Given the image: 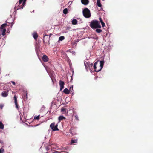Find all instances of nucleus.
<instances>
[{
    "instance_id": "nucleus-39",
    "label": "nucleus",
    "mask_w": 153,
    "mask_h": 153,
    "mask_svg": "<svg viewBox=\"0 0 153 153\" xmlns=\"http://www.w3.org/2000/svg\"><path fill=\"white\" fill-rule=\"evenodd\" d=\"M46 153H48L47 152H46Z\"/></svg>"
},
{
    "instance_id": "nucleus-8",
    "label": "nucleus",
    "mask_w": 153,
    "mask_h": 153,
    "mask_svg": "<svg viewBox=\"0 0 153 153\" xmlns=\"http://www.w3.org/2000/svg\"><path fill=\"white\" fill-rule=\"evenodd\" d=\"M64 82L60 80L59 81V84L60 86V90L61 91L64 88Z\"/></svg>"
},
{
    "instance_id": "nucleus-38",
    "label": "nucleus",
    "mask_w": 153,
    "mask_h": 153,
    "mask_svg": "<svg viewBox=\"0 0 153 153\" xmlns=\"http://www.w3.org/2000/svg\"><path fill=\"white\" fill-rule=\"evenodd\" d=\"M65 153H68V152H65Z\"/></svg>"
},
{
    "instance_id": "nucleus-24",
    "label": "nucleus",
    "mask_w": 153,
    "mask_h": 153,
    "mask_svg": "<svg viewBox=\"0 0 153 153\" xmlns=\"http://www.w3.org/2000/svg\"><path fill=\"white\" fill-rule=\"evenodd\" d=\"M63 13L65 14H66L68 12V10L67 8L64 9L63 11Z\"/></svg>"
},
{
    "instance_id": "nucleus-6",
    "label": "nucleus",
    "mask_w": 153,
    "mask_h": 153,
    "mask_svg": "<svg viewBox=\"0 0 153 153\" xmlns=\"http://www.w3.org/2000/svg\"><path fill=\"white\" fill-rule=\"evenodd\" d=\"M69 131L72 135H75L77 134L76 128L75 127H72Z\"/></svg>"
},
{
    "instance_id": "nucleus-33",
    "label": "nucleus",
    "mask_w": 153,
    "mask_h": 153,
    "mask_svg": "<svg viewBox=\"0 0 153 153\" xmlns=\"http://www.w3.org/2000/svg\"><path fill=\"white\" fill-rule=\"evenodd\" d=\"M4 107V105L2 104H0V108L1 109H2L3 107Z\"/></svg>"
},
{
    "instance_id": "nucleus-37",
    "label": "nucleus",
    "mask_w": 153,
    "mask_h": 153,
    "mask_svg": "<svg viewBox=\"0 0 153 153\" xmlns=\"http://www.w3.org/2000/svg\"><path fill=\"white\" fill-rule=\"evenodd\" d=\"M52 35V34H51V33L49 35V37H48L49 38Z\"/></svg>"
},
{
    "instance_id": "nucleus-3",
    "label": "nucleus",
    "mask_w": 153,
    "mask_h": 153,
    "mask_svg": "<svg viewBox=\"0 0 153 153\" xmlns=\"http://www.w3.org/2000/svg\"><path fill=\"white\" fill-rule=\"evenodd\" d=\"M83 14L84 16L86 18H89L91 16L90 11L87 8H85L83 9Z\"/></svg>"
},
{
    "instance_id": "nucleus-21",
    "label": "nucleus",
    "mask_w": 153,
    "mask_h": 153,
    "mask_svg": "<svg viewBox=\"0 0 153 153\" xmlns=\"http://www.w3.org/2000/svg\"><path fill=\"white\" fill-rule=\"evenodd\" d=\"M100 28H96V29L95 30V31L96 32L98 33H100L102 32V30L101 29H100Z\"/></svg>"
},
{
    "instance_id": "nucleus-14",
    "label": "nucleus",
    "mask_w": 153,
    "mask_h": 153,
    "mask_svg": "<svg viewBox=\"0 0 153 153\" xmlns=\"http://www.w3.org/2000/svg\"><path fill=\"white\" fill-rule=\"evenodd\" d=\"M33 37L34 39L36 40L37 39L38 37V35L36 32H34L32 34Z\"/></svg>"
},
{
    "instance_id": "nucleus-5",
    "label": "nucleus",
    "mask_w": 153,
    "mask_h": 153,
    "mask_svg": "<svg viewBox=\"0 0 153 153\" xmlns=\"http://www.w3.org/2000/svg\"><path fill=\"white\" fill-rule=\"evenodd\" d=\"M27 0H19V3L16 4H19V7L17 8V10L20 9H22L24 6L26 4V1Z\"/></svg>"
},
{
    "instance_id": "nucleus-30",
    "label": "nucleus",
    "mask_w": 153,
    "mask_h": 153,
    "mask_svg": "<svg viewBox=\"0 0 153 153\" xmlns=\"http://www.w3.org/2000/svg\"><path fill=\"white\" fill-rule=\"evenodd\" d=\"M40 116V115H39L37 116H35L34 117V119H36L38 120L39 119Z\"/></svg>"
},
{
    "instance_id": "nucleus-11",
    "label": "nucleus",
    "mask_w": 153,
    "mask_h": 153,
    "mask_svg": "<svg viewBox=\"0 0 153 153\" xmlns=\"http://www.w3.org/2000/svg\"><path fill=\"white\" fill-rule=\"evenodd\" d=\"M22 97L23 99H25L26 98V99H27V91H25L23 93V96Z\"/></svg>"
},
{
    "instance_id": "nucleus-10",
    "label": "nucleus",
    "mask_w": 153,
    "mask_h": 153,
    "mask_svg": "<svg viewBox=\"0 0 153 153\" xmlns=\"http://www.w3.org/2000/svg\"><path fill=\"white\" fill-rule=\"evenodd\" d=\"M43 61L45 62L48 61L49 58L48 57L45 55H44L42 58Z\"/></svg>"
},
{
    "instance_id": "nucleus-29",
    "label": "nucleus",
    "mask_w": 153,
    "mask_h": 153,
    "mask_svg": "<svg viewBox=\"0 0 153 153\" xmlns=\"http://www.w3.org/2000/svg\"><path fill=\"white\" fill-rule=\"evenodd\" d=\"M65 37L63 36H61L59 38V40L62 41L64 39Z\"/></svg>"
},
{
    "instance_id": "nucleus-15",
    "label": "nucleus",
    "mask_w": 153,
    "mask_h": 153,
    "mask_svg": "<svg viewBox=\"0 0 153 153\" xmlns=\"http://www.w3.org/2000/svg\"><path fill=\"white\" fill-rule=\"evenodd\" d=\"M63 92L66 94H68L70 93V91L67 88H65L63 90Z\"/></svg>"
},
{
    "instance_id": "nucleus-26",
    "label": "nucleus",
    "mask_w": 153,
    "mask_h": 153,
    "mask_svg": "<svg viewBox=\"0 0 153 153\" xmlns=\"http://www.w3.org/2000/svg\"><path fill=\"white\" fill-rule=\"evenodd\" d=\"M2 35H3V36H4L6 34L5 32L6 31V29H4L2 30Z\"/></svg>"
},
{
    "instance_id": "nucleus-17",
    "label": "nucleus",
    "mask_w": 153,
    "mask_h": 153,
    "mask_svg": "<svg viewBox=\"0 0 153 153\" xmlns=\"http://www.w3.org/2000/svg\"><path fill=\"white\" fill-rule=\"evenodd\" d=\"M7 25V24H2L0 27V29L3 30L4 29H5L4 28Z\"/></svg>"
},
{
    "instance_id": "nucleus-12",
    "label": "nucleus",
    "mask_w": 153,
    "mask_h": 153,
    "mask_svg": "<svg viewBox=\"0 0 153 153\" xmlns=\"http://www.w3.org/2000/svg\"><path fill=\"white\" fill-rule=\"evenodd\" d=\"M78 140L76 139H71V140L70 143L71 145H74V143H77Z\"/></svg>"
},
{
    "instance_id": "nucleus-22",
    "label": "nucleus",
    "mask_w": 153,
    "mask_h": 153,
    "mask_svg": "<svg viewBox=\"0 0 153 153\" xmlns=\"http://www.w3.org/2000/svg\"><path fill=\"white\" fill-rule=\"evenodd\" d=\"M57 125H56L54 127V128H53L52 130L53 131H58L59 130V129H58V128H57Z\"/></svg>"
},
{
    "instance_id": "nucleus-34",
    "label": "nucleus",
    "mask_w": 153,
    "mask_h": 153,
    "mask_svg": "<svg viewBox=\"0 0 153 153\" xmlns=\"http://www.w3.org/2000/svg\"><path fill=\"white\" fill-rule=\"evenodd\" d=\"M75 118L77 120H79V119H78V116L77 115H75Z\"/></svg>"
},
{
    "instance_id": "nucleus-2",
    "label": "nucleus",
    "mask_w": 153,
    "mask_h": 153,
    "mask_svg": "<svg viewBox=\"0 0 153 153\" xmlns=\"http://www.w3.org/2000/svg\"><path fill=\"white\" fill-rule=\"evenodd\" d=\"M104 63V61H100V65L99 66L100 68H97L96 66L97 65L98 63V61L94 63L93 66L94 71L97 72H98L100 71L103 68Z\"/></svg>"
},
{
    "instance_id": "nucleus-23",
    "label": "nucleus",
    "mask_w": 153,
    "mask_h": 153,
    "mask_svg": "<svg viewBox=\"0 0 153 153\" xmlns=\"http://www.w3.org/2000/svg\"><path fill=\"white\" fill-rule=\"evenodd\" d=\"M55 126V123L53 122L50 124V126L52 129L53 128H54V127Z\"/></svg>"
},
{
    "instance_id": "nucleus-20",
    "label": "nucleus",
    "mask_w": 153,
    "mask_h": 153,
    "mask_svg": "<svg viewBox=\"0 0 153 153\" xmlns=\"http://www.w3.org/2000/svg\"><path fill=\"white\" fill-rule=\"evenodd\" d=\"M66 119V118L65 117H64L63 116H60L58 118V120H59V122L61 121L63 119Z\"/></svg>"
},
{
    "instance_id": "nucleus-32",
    "label": "nucleus",
    "mask_w": 153,
    "mask_h": 153,
    "mask_svg": "<svg viewBox=\"0 0 153 153\" xmlns=\"http://www.w3.org/2000/svg\"><path fill=\"white\" fill-rule=\"evenodd\" d=\"M45 149H46V151H48L50 149V147L49 146H46L45 147Z\"/></svg>"
},
{
    "instance_id": "nucleus-36",
    "label": "nucleus",
    "mask_w": 153,
    "mask_h": 153,
    "mask_svg": "<svg viewBox=\"0 0 153 153\" xmlns=\"http://www.w3.org/2000/svg\"><path fill=\"white\" fill-rule=\"evenodd\" d=\"M11 82L12 83L13 85H15V83L14 81H11Z\"/></svg>"
},
{
    "instance_id": "nucleus-19",
    "label": "nucleus",
    "mask_w": 153,
    "mask_h": 153,
    "mask_svg": "<svg viewBox=\"0 0 153 153\" xmlns=\"http://www.w3.org/2000/svg\"><path fill=\"white\" fill-rule=\"evenodd\" d=\"M97 4L99 7H102V5L100 3V0H97Z\"/></svg>"
},
{
    "instance_id": "nucleus-27",
    "label": "nucleus",
    "mask_w": 153,
    "mask_h": 153,
    "mask_svg": "<svg viewBox=\"0 0 153 153\" xmlns=\"http://www.w3.org/2000/svg\"><path fill=\"white\" fill-rule=\"evenodd\" d=\"M66 111V108L63 107L61 109V111L62 112H65Z\"/></svg>"
},
{
    "instance_id": "nucleus-7",
    "label": "nucleus",
    "mask_w": 153,
    "mask_h": 153,
    "mask_svg": "<svg viewBox=\"0 0 153 153\" xmlns=\"http://www.w3.org/2000/svg\"><path fill=\"white\" fill-rule=\"evenodd\" d=\"M10 90V88H8L6 90L3 91L1 93V96L3 97H6L8 95V92Z\"/></svg>"
},
{
    "instance_id": "nucleus-13",
    "label": "nucleus",
    "mask_w": 153,
    "mask_h": 153,
    "mask_svg": "<svg viewBox=\"0 0 153 153\" xmlns=\"http://www.w3.org/2000/svg\"><path fill=\"white\" fill-rule=\"evenodd\" d=\"M82 3L84 5H87L89 3L88 0H81Z\"/></svg>"
},
{
    "instance_id": "nucleus-4",
    "label": "nucleus",
    "mask_w": 153,
    "mask_h": 153,
    "mask_svg": "<svg viewBox=\"0 0 153 153\" xmlns=\"http://www.w3.org/2000/svg\"><path fill=\"white\" fill-rule=\"evenodd\" d=\"M43 35V42L44 44L46 45H49V39L48 35L46 34L45 32Z\"/></svg>"
},
{
    "instance_id": "nucleus-1",
    "label": "nucleus",
    "mask_w": 153,
    "mask_h": 153,
    "mask_svg": "<svg viewBox=\"0 0 153 153\" xmlns=\"http://www.w3.org/2000/svg\"><path fill=\"white\" fill-rule=\"evenodd\" d=\"M90 26L93 29L101 28V26L100 23L98 20H96L91 21L90 22Z\"/></svg>"
},
{
    "instance_id": "nucleus-35",
    "label": "nucleus",
    "mask_w": 153,
    "mask_h": 153,
    "mask_svg": "<svg viewBox=\"0 0 153 153\" xmlns=\"http://www.w3.org/2000/svg\"><path fill=\"white\" fill-rule=\"evenodd\" d=\"M93 66V64L91 63L89 65V68H91Z\"/></svg>"
},
{
    "instance_id": "nucleus-25",
    "label": "nucleus",
    "mask_w": 153,
    "mask_h": 153,
    "mask_svg": "<svg viewBox=\"0 0 153 153\" xmlns=\"http://www.w3.org/2000/svg\"><path fill=\"white\" fill-rule=\"evenodd\" d=\"M4 128V124L2 123V122H0V129H3Z\"/></svg>"
},
{
    "instance_id": "nucleus-18",
    "label": "nucleus",
    "mask_w": 153,
    "mask_h": 153,
    "mask_svg": "<svg viewBox=\"0 0 153 153\" xmlns=\"http://www.w3.org/2000/svg\"><path fill=\"white\" fill-rule=\"evenodd\" d=\"M72 23L73 25H76L77 24V21L76 19H73L72 21Z\"/></svg>"
},
{
    "instance_id": "nucleus-28",
    "label": "nucleus",
    "mask_w": 153,
    "mask_h": 153,
    "mask_svg": "<svg viewBox=\"0 0 153 153\" xmlns=\"http://www.w3.org/2000/svg\"><path fill=\"white\" fill-rule=\"evenodd\" d=\"M69 90L70 91H70H71L72 93L73 92V85L71 86Z\"/></svg>"
},
{
    "instance_id": "nucleus-9",
    "label": "nucleus",
    "mask_w": 153,
    "mask_h": 153,
    "mask_svg": "<svg viewBox=\"0 0 153 153\" xmlns=\"http://www.w3.org/2000/svg\"><path fill=\"white\" fill-rule=\"evenodd\" d=\"M14 103L16 106V107L17 109L19 108L18 105L17 103V98L16 96L15 95L14 97Z\"/></svg>"
},
{
    "instance_id": "nucleus-16",
    "label": "nucleus",
    "mask_w": 153,
    "mask_h": 153,
    "mask_svg": "<svg viewBox=\"0 0 153 153\" xmlns=\"http://www.w3.org/2000/svg\"><path fill=\"white\" fill-rule=\"evenodd\" d=\"M99 19L100 22H101L102 25V27H104L105 25V23L103 21L101 17H100Z\"/></svg>"
},
{
    "instance_id": "nucleus-31",
    "label": "nucleus",
    "mask_w": 153,
    "mask_h": 153,
    "mask_svg": "<svg viewBox=\"0 0 153 153\" xmlns=\"http://www.w3.org/2000/svg\"><path fill=\"white\" fill-rule=\"evenodd\" d=\"M4 149L3 148H1L0 149V153H4Z\"/></svg>"
}]
</instances>
